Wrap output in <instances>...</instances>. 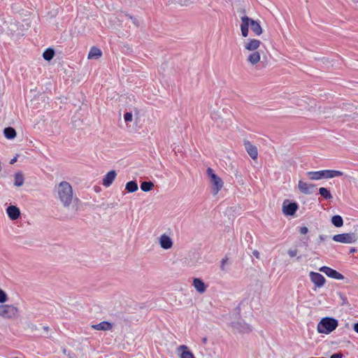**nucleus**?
I'll use <instances>...</instances> for the list:
<instances>
[{"instance_id": "18", "label": "nucleus", "mask_w": 358, "mask_h": 358, "mask_svg": "<svg viewBox=\"0 0 358 358\" xmlns=\"http://www.w3.org/2000/svg\"><path fill=\"white\" fill-rule=\"evenodd\" d=\"M177 352L179 354L180 358H195L192 352L188 350V347L185 345L178 346Z\"/></svg>"}, {"instance_id": "25", "label": "nucleus", "mask_w": 358, "mask_h": 358, "mask_svg": "<svg viewBox=\"0 0 358 358\" xmlns=\"http://www.w3.org/2000/svg\"><path fill=\"white\" fill-rule=\"evenodd\" d=\"M125 189L128 192H134L138 189V184L136 181H129L126 184Z\"/></svg>"}, {"instance_id": "41", "label": "nucleus", "mask_w": 358, "mask_h": 358, "mask_svg": "<svg viewBox=\"0 0 358 358\" xmlns=\"http://www.w3.org/2000/svg\"><path fill=\"white\" fill-rule=\"evenodd\" d=\"M354 330L358 334V322L354 324Z\"/></svg>"}, {"instance_id": "19", "label": "nucleus", "mask_w": 358, "mask_h": 358, "mask_svg": "<svg viewBox=\"0 0 358 358\" xmlns=\"http://www.w3.org/2000/svg\"><path fill=\"white\" fill-rule=\"evenodd\" d=\"M6 213L12 220H17L20 215V209L15 206H10L6 209Z\"/></svg>"}, {"instance_id": "33", "label": "nucleus", "mask_w": 358, "mask_h": 358, "mask_svg": "<svg viewBox=\"0 0 358 358\" xmlns=\"http://www.w3.org/2000/svg\"><path fill=\"white\" fill-rule=\"evenodd\" d=\"M124 120L126 122H131L133 120V115L130 112H127L124 115Z\"/></svg>"}, {"instance_id": "37", "label": "nucleus", "mask_w": 358, "mask_h": 358, "mask_svg": "<svg viewBox=\"0 0 358 358\" xmlns=\"http://www.w3.org/2000/svg\"><path fill=\"white\" fill-rule=\"evenodd\" d=\"M299 232L301 234H306L308 232V229L306 227H302L300 228Z\"/></svg>"}, {"instance_id": "40", "label": "nucleus", "mask_w": 358, "mask_h": 358, "mask_svg": "<svg viewBox=\"0 0 358 358\" xmlns=\"http://www.w3.org/2000/svg\"><path fill=\"white\" fill-rule=\"evenodd\" d=\"M252 255H253L256 258H257V259H259V258L260 255H259V252L257 250H254V251L252 252Z\"/></svg>"}, {"instance_id": "49", "label": "nucleus", "mask_w": 358, "mask_h": 358, "mask_svg": "<svg viewBox=\"0 0 358 358\" xmlns=\"http://www.w3.org/2000/svg\"><path fill=\"white\" fill-rule=\"evenodd\" d=\"M15 358H18V357H15Z\"/></svg>"}, {"instance_id": "12", "label": "nucleus", "mask_w": 358, "mask_h": 358, "mask_svg": "<svg viewBox=\"0 0 358 358\" xmlns=\"http://www.w3.org/2000/svg\"><path fill=\"white\" fill-rule=\"evenodd\" d=\"M159 243L164 250H169L171 248L173 245L171 237L166 234H163L159 237Z\"/></svg>"}, {"instance_id": "2", "label": "nucleus", "mask_w": 358, "mask_h": 358, "mask_svg": "<svg viewBox=\"0 0 358 358\" xmlns=\"http://www.w3.org/2000/svg\"><path fill=\"white\" fill-rule=\"evenodd\" d=\"M249 27L257 36L262 34V29L259 23L248 16H243L241 17V31L243 37H247L249 33Z\"/></svg>"}, {"instance_id": "20", "label": "nucleus", "mask_w": 358, "mask_h": 358, "mask_svg": "<svg viewBox=\"0 0 358 358\" xmlns=\"http://www.w3.org/2000/svg\"><path fill=\"white\" fill-rule=\"evenodd\" d=\"M91 327L95 330L108 331L112 329L113 324L107 321H103L96 324H92Z\"/></svg>"}, {"instance_id": "8", "label": "nucleus", "mask_w": 358, "mask_h": 358, "mask_svg": "<svg viewBox=\"0 0 358 358\" xmlns=\"http://www.w3.org/2000/svg\"><path fill=\"white\" fill-rule=\"evenodd\" d=\"M298 209V205L294 202H289L288 200H285L282 203V212L285 215H293L295 214Z\"/></svg>"}, {"instance_id": "10", "label": "nucleus", "mask_w": 358, "mask_h": 358, "mask_svg": "<svg viewBox=\"0 0 358 358\" xmlns=\"http://www.w3.org/2000/svg\"><path fill=\"white\" fill-rule=\"evenodd\" d=\"M310 280L315 285V287H322L324 286L326 280L324 277L319 273L310 271L309 273Z\"/></svg>"}, {"instance_id": "42", "label": "nucleus", "mask_w": 358, "mask_h": 358, "mask_svg": "<svg viewBox=\"0 0 358 358\" xmlns=\"http://www.w3.org/2000/svg\"><path fill=\"white\" fill-rule=\"evenodd\" d=\"M67 357H68L69 358H76L75 355H74V354H72V353H68V354H67Z\"/></svg>"}, {"instance_id": "32", "label": "nucleus", "mask_w": 358, "mask_h": 358, "mask_svg": "<svg viewBox=\"0 0 358 358\" xmlns=\"http://www.w3.org/2000/svg\"><path fill=\"white\" fill-rule=\"evenodd\" d=\"M338 296H339V298L341 299V303L342 306H345V305H348V301L347 297L343 294L339 293Z\"/></svg>"}, {"instance_id": "48", "label": "nucleus", "mask_w": 358, "mask_h": 358, "mask_svg": "<svg viewBox=\"0 0 358 358\" xmlns=\"http://www.w3.org/2000/svg\"><path fill=\"white\" fill-rule=\"evenodd\" d=\"M33 329H36V325H33Z\"/></svg>"}, {"instance_id": "5", "label": "nucleus", "mask_w": 358, "mask_h": 358, "mask_svg": "<svg viewBox=\"0 0 358 358\" xmlns=\"http://www.w3.org/2000/svg\"><path fill=\"white\" fill-rule=\"evenodd\" d=\"M20 316L19 308L13 304H0V317L6 320H15Z\"/></svg>"}, {"instance_id": "7", "label": "nucleus", "mask_w": 358, "mask_h": 358, "mask_svg": "<svg viewBox=\"0 0 358 358\" xmlns=\"http://www.w3.org/2000/svg\"><path fill=\"white\" fill-rule=\"evenodd\" d=\"M332 239L338 243H355L358 239V236L357 234L352 233H345L334 235Z\"/></svg>"}, {"instance_id": "11", "label": "nucleus", "mask_w": 358, "mask_h": 358, "mask_svg": "<svg viewBox=\"0 0 358 358\" xmlns=\"http://www.w3.org/2000/svg\"><path fill=\"white\" fill-rule=\"evenodd\" d=\"M298 188L304 194H312L315 189V185L300 180L298 183Z\"/></svg>"}, {"instance_id": "13", "label": "nucleus", "mask_w": 358, "mask_h": 358, "mask_svg": "<svg viewBox=\"0 0 358 358\" xmlns=\"http://www.w3.org/2000/svg\"><path fill=\"white\" fill-rule=\"evenodd\" d=\"M231 327L235 331L238 333L245 334L252 331L250 326L245 322H234Z\"/></svg>"}, {"instance_id": "9", "label": "nucleus", "mask_w": 358, "mask_h": 358, "mask_svg": "<svg viewBox=\"0 0 358 358\" xmlns=\"http://www.w3.org/2000/svg\"><path fill=\"white\" fill-rule=\"evenodd\" d=\"M320 271L325 273L328 277L336 279V280H343L345 278L344 275L337 271L328 267V266H322L320 268Z\"/></svg>"}, {"instance_id": "27", "label": "nucleus", "mask_w": 358, "mask_h": 358, "mask_svg": "<svg viewBox=\"0 0 358 358\" xmlns=\"http://www.w3.org/2000/svg\"><path fill=\"white\" fill-rule=\"evenodd\" d=\"M332 224L336 227H341L343 224V220L341 216L334 215L331 217Z\"/></svg>"}, {"instance_id": "28", "label": "nucleus", "mask_w": 358, "mask_h": 358, "mask_svg": "<svg viewBox=\"0 0 358 358\" xmlns=\"http://www.w3.org/2000/svg\"><path fill=\"white\" fill-rule=\"evenodd\" d=\"M54 55H55V51H54V50H52L51 48L46 49L43 54V57L44 59H45L47 61L51 60L53 58Z\"/></svg>"}, {"instance_id": "23", "label": "nucleus", "mask_w": 358, "mask_h": 358, "mask_svg": "<svg viewBox=\"0 0 358 358\" xmlns=\"http://www.w3.org/2000/svg\"><path fill=\"white\" fill-rule=\"evenodd\" d=\"M3 134L8 139H13L16 136V131L13 127H6L3 130Z\"/></svg>"}, {"instance_id": "36", "label": "nucleus", "mask_w": 358, "mask_h": 358, "mask_svg": "<svg viewBox=\"0 0 358 358\" xmlns=\"http://www.w3.org/2000/svg\"><path fill=\"white\" fill-rule=\"evenodd\" d=\"M127 16H128V17L132 21V22L136 25V26H138L139 25V23H138V20H137V18L133 17V16H131V15H127Z\"/></svg>"}, {"instance_id": "44", "label": "nucleus", "mask_w": 358, "mask_h": 358, "mask_svg": "<svg viewBox=\"0 0 358 358\" xmlns=\"http://www.w3.org/2000/svg\"><path fill=\"white\" fill-rule=\"evenodd\" d=\"M356 251V249L355 248H351L350 250V253H352V252H355Z\"/></svg>"}, {"instance_id": "38", "label": "nucleus", "mask_w": 358, "mask_h": 358, "mask_svg": "<svg viewBox=\"0 0 358 358\" xmlns=\"http://www.w3.org/2000/svg\"><path fill=\"white\" fill-rule=\"evenodd\" d=\"M327 238V236L326 235H320L318 243H320L322 241H324Z\"/></svg>"}, {"instance_id": "22", "label": "nucleus", "mask_w": 358, "mask_h": 358, "mask_svg": "<svg viewBox=\"0 0 358 358\" xmlns=\"http://www.w3.org/2000/svg\"><path fill=\"white\" fill-rule=\"evenodd\" d=\"M101 55L102 52L100 49L93 47L90 50L88 59H98L101 56Z\"/></svg>"}, {"instance_id": "1", "label": "nucleus", "mask_w": 358, "mask_h": 358, "mask_svg": "<svg viewBox=\"0 0 358 358\" xmlns=\"http://www.w3.org/2000/svg\"><path fill=\"white\" fill-rule=\"evenodd\" d=\"M56 198L66 208H69L78 199L74 196L71 185L66 181L60 182L55 187Z\"/></svg>"}, {"instance_id": "15", "label": "nucleus", "mask_w": 358, "mask_h": 358, "mask_svg": "<svg viewBox=\"0 0 358 358\" xmlns=\"http://www.w3.org/2000/svg\"><path fill=\"white\" fill-rule=\"evenodd\" d=\"M192 286L199 294L204 293L207 289V285L200 278H195L192 280Z\"/></svg>"}, {"instance_id": "24", "label": "nucleus", "mask_w": 358, "mask_h": 358, "mask_svg": "<svg viewBox=\"0 0 358 358\" xmlns=\"http://www.w3.org/2000/svg\"><path fill=\"white\" fill-rule=\"evenodd\" d=\"M14 185L17 187H21L24 184V177L22 173L18 172L15 174Z\"/></svg>"}, {"instance_id": "14", "label": "nucleus", "mask_w": 358, "mask_h": 358, "mask_svg": "<svg viewBox=\"0 0 358 358\" xmlns=\"http://www.w3.org/2000/svg\"><path fill=\"white\" fill-rule=\"evenodd\" d=\"M244 146L247 152L252 159H257L258 150L255 145H252L250 141H245Z\"/></svg>"}, {"instance_id": "34", "label": "nucleus", "mask_w": 358, "mask_h": 358, "mask_svg": "<svg viewBox=\"0 0 358 358\" xmlns=\"http://www.w3.org/2000/svg\"><path fill=\"white\" fill-rule=\"evenodd\" d=\"M287 252L290 257H294L296 256L298 250L296 249H289Z\"/></svg>"}, {"instance_id": "30", "label": "nucleus", "mask_w": 358, "mask_h": 358, "mask_svg": "<svg viewBox=\"0 0 358 358\" xmlns=\"http://www.w3.org/2000/svg\"><path fill=\"white\" fill-rule=\"evenodd\" d=\"M199 0H174V2L181 6H188L190 4L196 3Z\"/></svg>"}, {"instance_id": "39", "label": "nucleus", "mask_w": 358, "mask_h": 358, "mask_svg": "<svg viewBox=\"0 0 358 358\" xmlns=\"http://www.w3.org/2000/svg\"><path fill=\"white\" fill-rule=\"evenodd\" d=\"M342 357H343V355L341 353H335V354H333L330 357V358H342Z\"/></svg>"}, {"instance_id": "6", "label": "nucleus", "mask_w": 358, "mask_h": 358, "mask_svg": "<svg viewBox=\"0 0 358 358\" xmlns=\"http://www.w3.org/2000/svg\"><path fill=\"white\" fill-rule=\"evenodd\" d=\"M207 174L212 184V193L214 196L217 195L222 188L224 182L222 180L214 173L211 168H208Z\"/></svg>"}, {"instance_id": "26", "label": "nucleus", "mask_w": 358, "mask_h": 358, "mask_svg": "<svg viewBox=\"0 0 358 358\" xmlns=\"http://www.w3.org/2000/svg\"><path fill=\"white\" fill-rule=\"evenodd\" d=\"M153 187L154 183L151 181H144L141 184V190L145 192L150 191Z\"/></svg>"}, {"instance_id": "17", "label": "nucleus", "mask_w": 358, "mask_h": 358, "mask_svg": "<svg viewBox=\"0 0 358 358\" xmlns=\"http://www.w3.org/2000/svg\"><path fill=\"white\" fill-rule=\"evenodd\" d=\"M117 173L115 171L112 170L108 172L106 176L103 177L102 180V185L106 187H110L115 179Z\"/></svg>"}, {"instance_id": "29", "label": "nucleus", "mask_w": 358, "mask_h": 358, "mask_svg": "<svg viewBox=\"0 0 358 358\" xmlns=\"http://www.w3.org/2000/svg\"><path fill=\"white\" fill-rule=\"evenodd\" d=\"M319 193L325 199H331L332 198L331 192L325 187H320L319 189Z\"/></svg>"}, {"instance_id": "45", "label": "nucleus", "mask_w": 358, "mask_h": 358, "mask_svg": "<svg viewBox=\"0 0 358 358\" xmlns=\"http://www.w3.org/2000/svg\"><path fill=\"white\" fill-rule=\"evenodd\" d=\"M62 352H63V353H64V355H67V354H68V353H67V351H66V350L65 348H64V349H63Z\"/></svg>"}, {"instance_id": "35", "label": "nucleus", "mask_w": 358, "mask_h": 358, "mask_svg": "<svg viewBox=\"0 0 358 358\" xmlns=\"http://www.w3.org/2000/svg\"><path fill=\"white\" fill-rule=\"evenodd\" d=\"M228 261V258L227 257H224L222 259V262H221V265H220V269L222 271H224L225 270V264H227Z\"/></svg>"}, {"instance_id": "43", "label": "nucleus", "mask_w": 358, "mask_h": 358, "mask_svg": "<svg viewBox=\"0 0 358 358\" xmlns=\"http://www.w3.org/2000/svg\"><path fill=\"white\" fill-rule=\"evenodd\" d=\"M16 160H17V158H16V157H15V158H13V159H12L10 160V163L11 164H14V163L16 162Z\"/></svg>"}, {"instance_id": "4", "label": "nucleus", "mask_w": 358, "mask_h": 358, "mask_svg": "<svg viewBox=\"0 0 358 358\" xmlns=\"http://www.w3.org/2000/svg\"><path fill=\"white\" fill-rule=\"evenodd\" d=\"M306 175L311 180H318L323 178H332L341 176L343 175V173L336 170H322L318 171H308L306 173Z\"/></svg>"}, {"instance_id": "31", "label": "nucleus", "mask_w": 358, "mask_h": 358, "mask_svg": "<svg viewBox=\"0 0 358 358\" xmlns=\"http://www.w3.org/2000/svg\"><path fill=\"white\" fill-rule=\"evenodd\" d=\"M7 294L1 289H0V303L3 304L8 301Z\"/></svg>"}, {"instance_id": "47", "label": "nucleus", "mask_w": 358, "mask_h": 358, "mask_svg": "<svg viewBox=\"0 0 358 358\" xmlns=\"http://www.w3.org/2000/svg\"><path fill=\"white\" fill-rule=\"evenodd\" d=\"M202 341H203V343H206L207 341V338H203Z\"/></svg>"}, {"instance_id": "16", "label": "nucleus", "mask_w": 358, "mask_h": 358, "mask_svg": "<svg viewBox=\"0 0 358 358\" xmlns=\"http://www.w3.org/2000/svg\"><path fill=\"white\" fill-rule=\"evenodd\" d=\"M261 42L257 39H248L244 43V47L247 50L254 52L257 51V50L260 46Z\"/></svg>"}, {"instance_id": "46", "label": "nucleus", "mask_w": 358, "mask_h": 358, "mask_svg": "<svg viewBox=\"0 0 358 358\" xmlns=\"http://www.w3.org/2000/svg\"><path fill=\"white\" fill-rule=\"evenodd\" d=\"M43 329H44L45 331H48L49 330V327H47V326H45V327H43Z\"/></svg>"}, {"instance_id": "3", "label": "nucleus", "mask_w": 358, "mask_h": 358, "mask_svg": "<svg viewBox=\"0 0 358 358\" xmlns=\"http://www.w3.org/2000/svg\"><path fill=\"white\" fill-rule=\"evenodd\" d=\"M338 320L333 317H323L317 324V330L320 334H329L338 327Z\"/></svg>"}, {"instance_id": "21", "label": "nucleus", "mask_w": 358, "mask_h": 358, "mask_svg": "<svg viewBox=\"0 0 358 358\" xmlns=\"http://www.w3.org/2000/svg\"><path fill=\"white\" fill-rule=\"evenodd\" d=\"M260 53L259 51L252 52L247 57V62L251 65H256L260 61Z\"/></svg>"}]
</instances>
